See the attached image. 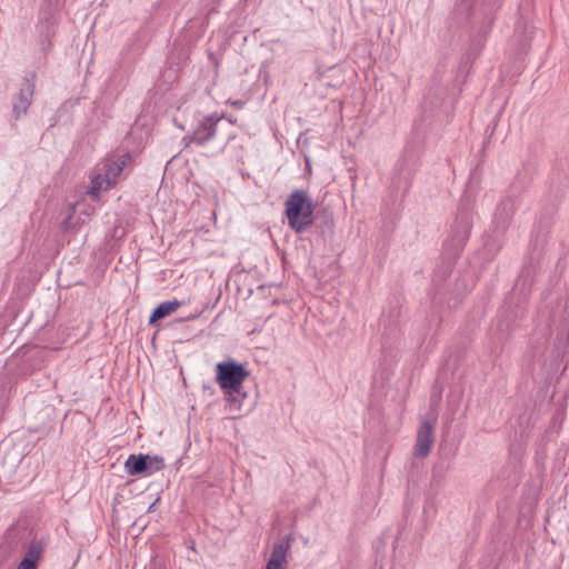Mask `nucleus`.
Returning <instances> with one entry per match:
<instances>
[{
    "mask_svg": "<svg viewBox=\"0 0 569 569\" xmlns=\"http://www.w3.org/2000/svg\"><path fill=\"white\" fill-rule=\"evenodd\" d=\"M290 550V539L276 542L264 569H286L287 557Z\"/></svg>",
    "mask_w": 569,
    "mask_h": 569,
    "instance_id": "nucleus-8",
    "label": "nucleus"
},
{
    "mask_svg": "<svg viewBox=\"0 0 569 569\" xmlns=\"http://www.w3.org/2000/svg\"><path fill=\"white\" fill-rule=\"evenodd\" d=\"M148 455H130L124 463V468L128 475L137 476V475H147L148 469Z\"/></svg>",
    "mask_w": 569,
    "mask_h": 569,
    "instance_id": "nucleus-10",
    "label": "nucleus"
},
{
    "mask_svg": "<svg viewBox=\"0 0 569 569\" xmlns=\"http://www.w3.org/2000/svg\"><path fill=\"white\" fill-rule=\"evenodd\" d=\"M232 104H233V106H237V107H240V106H241V102L236 101V102H233Z\"/></svg>",
    "mask_w": 569,
    "mask_h": 569,
    "instance_id": "nucleus-16",
    "label": "nucleus"
},
{
    "mask_svg": "<svg viewBox=\"0 0 569 569\" xmlns=\"http://www.w3.org/2000/svg\"><path fill=\"white\" fill-rule=\"evenodd\" d=\"M148 469L147 475H152L164 467V461L162 457L159 456H148Z\"/></svg>",
    "mask_w": 569,
    "mask_h": 569,
    "instance_id": "nucleus-13",
    "label": "nucleus"
},
{
    "mask_svg": "<svg viewBox=\"0 0 569 569\" xmlns=\"http://www.w3.org/2000/svg\"><path fill=\"white\" fill-rule=\"evenodd\" d=\"M471 226V213L467 208H462L459 210L451 227L450 236L443 243V250L449 259H455L463 249L469 238Z\"/></svg>",
    "mask_w": 569,
    "mask_h": 569,
    "instance_id": "nucleus-5",
    "label": "nucleus"
},
{
    "mask_svg": "<svg viewBox=\"0 0 569 569\" xmlns=\"http://www.w3.org/2000/svg\"><path fill=\"white\" fill-rule=\"evenodd\" d=\"M515 211V202L512 199H503L497 207L495 212V223L498 228L505 229L510 221Z\"/></svg>",
    "mask_w": 569,
    "mask_h": 569,
    "instance_id": "nucleus-9",
    "label": "nucleus"
},
{
    "mask_svg": "<svg viewBox=\"0 0 569 569\" xmlns=\"http://www.w3.org/2000/svg\"><path fill=\"white\" fill-rule=\"evenodd\" d=\"M44 551V543L42 540L33 539L26 547V553L22 560L31 562L38 569V563Z\"/></svg>",
    "mask_w": 569,
    "mask_h": 569,
    "instance_id": "nucleus-12",
    "label": "nucleus"
},
{
    "mask_svg": "<svg viewBox=\"0 0 569 569\" xmlns=\"http://www.w3.org/2000/svg\"><path fill=\"white\" fill-rule=\"evenodd\" d=\"M131 157L124 153L120 157H108L96 168V173L91 179L90 196L98 198L102 190H108L121 174L124 167L130 162Z\"/></svg>",
    "mask_w": 569,
    "mask_h": 569,
    "instance_id": "nucleus-3",
    "label": "nucleus"
},
{
    "mask_svg": "<svg viewBox=\"0 0 569 569\" xmlns=\"http://www.w3.org/2000/svg\"><path fill=\"white\" fill-rule=\"evenodd\" d=\"M154 505H156V502H153V503L149 507V511H150L151 509H154Z\"/></svg>",
    "mask_w": 569,
    "mask_h": 569,
    "instance_id": "nucleus-17",
    "label": "nucleus"
},
{
    "mask_svg": "<svg viewBox=\"0 0 569 569\" xmlns=\"http://www.w3.org/2000/svg\"><path fill=\"white\" fill-rule=\"evenodd\" d=\"M435 423L428 420L421 421L415 446V455L420 458H425L430 453L431 447L435 441L433 437Z\"/></svg>",
    "mask_w": 569,
    "mask_h": 569,
    "instance_id": "nucleus-6",
    "label": "nucleus"
},
{
    "mask_svg": "<svg viewBox=\"0 0 569 569\" xmlns=\"http://www.w3.org/2000/svg\"><path fill=\"white\" fill-rule=\"evenodd\" d=\"M34 93V82L31 79H24L19 93L13 98V114L16 119L26 114Z\"/></svg>",
    "mask_w": 569,
    "mask_h": 569,
    "instance_id": "nucleus-7",
    "label": "nucleus"
},
{
    "mask_svg": "<svg viewBox=\"0 0 569 569\" xmlns=\"http://www.w3.org/2000/svg\"><path fill=\"white\" fill-rule=\"evenodd\" d=\"M249 375L246 367L233 359L217 363L216 380L227 397L231 409H241V400L247 396L242 391L243 382Z\"/></svg>",
    "mask_w": 569,
    "mask_h": 569,
    "instance_id": "nucleus-1",
    "label": "nucleus"
},
{
    "mask_svg": "<svg viewBox=\"0 0 569 569\" xmlns=\"http://www.w3.org/2000/svg\"><path fill=\"white\" fill-rule=\"evenodd\" d=\"M315 206L308 191L293 190L284 202V214L288 226L296 233H303L313 224Z\"/></svg>",
    "mask_w": 569,
    "mask_h": 569,
    "instance_id": "nucleus-2",
    "label": "nucleus"
},
{
    "mask_svg": "<svg viewBox=\"0 0 569 569\" xmlns=\"http://www.w3.org/2000/svg\"><path fill=\"white\" fill-rule=\"evenodd\" d=\"M222 118L209 116L199 121L192 134L190 142L197 146H206L210 141H218L219 150H222L234 136L222 134Z\"/></svg>",
    "mask_w": 569,
    "mask_h": 569,
    "instance_id": "nucleus-4",
    "label": "nucleus"
},
{
    "mask_svg": "<svg viewBox=\"0 0 569 569\" xmlns=\"http://www.w3.org/2000/svg\"><path fill=\"white\" fill-rule=\"evenodd\" d=\"M529 274H530L529 270L527 268L523 269L522 272H521L519 281H523V284H525L526 281H527V278L529 277Z\"/></svg>",
    "mask_w": 569,
    "mask_h": 569,
    "instance_id": "nucleus-15",
    "label": "nucleus"
},
{
    "mask_svg": "<svg viewBox=\"0 0 569 569\" xmlns=\"http://www.w3.org/2000/svg\"><path fill=\"white\" fill-rule=\"evenodd\" d=\"M180 306H181V302L178 300H172V301L167 300V301L161 302L152 311V313L149 318V323L154 325L159 320H161V319L166 318L167 316L171 315L172 312H174Z\"/></svg>",
    "mask_w": 569,
    "mask_h": 569,
    "instance_id": "nucleus-11",
    "label": "nucleus"
},
{
    "mask_svg": "<svg viewBox=\"0 0 569 569\" xmlns=\"http://www.w3.org/2000/svg\"><path fill=\"white\" fill-rule=\"evenodd\" d=\"M16 569H37L36 567H33L31 565V562L27 561V560H21L20 563L18 565V567Z\"/></svg>",
    "mask_w": 569,
    "mask_h": 569,
    "instance_id": "nucleus-14",
    "label": "nucleus"
}]
</instances>
